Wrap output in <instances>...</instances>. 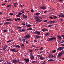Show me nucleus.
Segmentation results:
<instances>
[{"mask_svg": "<svg viewBox=\"0 0 64 64\" xmlns=\"http://www.w3.org/2000/svg\"><path fill=\"white\" fill-rule=\"evenodd\" d=\"M14 32V31H13V30H11V33H13Z\"/></svg>", "mask_w": 64, "mask_h": 64, "instance_id": "obj_51", "label": "nucleus"}, {"mask_svg": "<svg viewBox=\"0 0 64 64\" xmlns=\"http://www.w3.org/2000/svg\"><path fill=\"white\" fill-rule=\"evenodd\" d=\"M25 42L26 43L28 44V42L27 41H26Z\"/></svg>", "mask_w": 64, "mask_h": 64, "instance_id": "obj_59", "label": "nucleus"}, {"mask_svg": "<svg viewBox=\"0 0 64 64\" xmlns=\"http://www.w3.org/2000/svg\"><path fill=\"white\" fill-rule=\"evenodd\" d=\"M11 7V6L10 5L6 6V8H8V7L10 8Z\"/></svg>", "mask_w": 64, "mask_h": 64, "instance_id": "obj_24", "label": "nucleus"}, {"mask_svg": "<svg viewBox=\"0 0 64 64\" xmlns=\"http://www.w3.org/2000/svg\"><path fill=\"white\" fill-rule=\"evenodd\" d=\"M63 54V53L61 52L60 53L58 54V57H60L62 56V55Z\"/></svg>", "mask_w": 64, "mask_h": 64, "instance_id": "obj_9", "label": "nucleus"}, {"mask_svg": "<svg viewBox=\"0 0 64 64\" xmlns=\"http://www.w3.org/2000/svg\"><path fill=\"white\" fill-rule=\"evenodd\" d=\"M62 37H64V35H62Z\"/></svg>", "mask_w": 64, "mask_h": 64, "instance_id": "obj_61", "label": "nucleus"}, {"mask_svg": "<svg viewBox=\"0 0 64 64\" xmlns=\"http://www.w3.org/2000/svg\"><path fill=\"white\" fill-rule=\"evenodd\" d=\"M59 16H64V14L63 13H60V15H59Z\"/></svg>", "mask_w": 64, "mask_h": 64, "instance_id": "obj_20", "label": "nucleus"}, {"mask_svg": "<svg viewBox=\"0 0 64 64\" xmlns=\"http://www.w3.org/2000/svg\"><path fill=\"white\" fill-rule=\"evenodd\" d=\"M49 18L50 19H53V18H54L55 19L56 18H57V17L56 16H54L53 17H52V16H50Z\"/></svg>", "mask_w": 64, "mask_h": 64, "instance_id": "obj_12", "label": "nucleus"}, {"mask_svg": "<svg viewBox=\"0 0 64 64\" xmlns=\"http://www.w3.org/2000/svg\"><path fill=\"white\" fill-rule=\"evenodd\" d=\"M30 58L31 60H32L34 59V56L33 55H32L31 57H30Z\"/></svg>", "mask_w": 64, "mask_h": 64, "instance_id": "obj_14", "label": "nucleus"}, {"mask_svg": "<svg viewBox=\"0 0 64 64\" xmlns=\"http://www.w3.org/2000/svg\"><path fill=\"white\" fill-rule=\"evenodd\" d=\"M14 15V14L13 13H10V15Z\"/></svg>", "mask_w": 64, "mask_h": 64, "instance_id": "obj_38", "label": "nucleus"}, {"mask_svg": "<svg viewBox=\"0 0 64 64\" xmlns=\"http://www.w3.org/2000/svg\"><path fill=\"white\" fill-rule=\"evenodd\" d=\"M25 40L24 39H22V41H23V42H25Z\"/></svg>", "mask_w": 64, "mask_h": 64, "instance_id": "obj_40", "label": "nucleus"}, {"mask_svg": "<svg viewBox=\"0 0 64 64\" xmlns=\"http://www.w3.org/2000/svg\"><path fill=\"white\" fill-rule=\"evenodd\" d=\"M56 38L55 37L50 38H49V41H53L54 39H56Z\"/></svg>", "mask_w": 64, "mask_h": 64, "instance_id": "obj_4", "label": "nucleus"}, {"mask_svg": "<svg viewBox=\"0 0 64 64\" xmlns=\"http://www.w3.org/2000/svg\"><path fill=\"white\" fill-rule=\"evenodd\" d=\"M12 62L14 64H16V60H12Z\"/></svg>", "mask_w": 64, "mask_h": 64, "instance_id": "obj_13", "label": "nucleus"}, {"mask_svg": "<svg viewBox=\"0 0 64 64\" xmlns=\"http://www.w3.org/2000/svg\"><path fill=\"white\" fill-rule=\"evenodd\" d=\"M17 20L20 21V18H17V19H16V21H17Z\"/></svg>", "mask_w": 64, "mask_h": 64, "instance_id": "obj_34", "label": "nucleus"}, {"mask_svg": "<svg viewBox=\"0 0 64 64\" xmlns=\"http://www.w3.org/2000/svg\"><path fill=\"white\" fill-rule=\"evenodd\" d=\"M43 47H41V48L40 49V50H43Z\"/></svg>", "mask_w": 64, "mask_h": 64, "instance_id": "obj_48", "label": "nucleus"}, {"mask_svg": "<svg viewBox=\"0 0 64 64\" xmlns=\"http://www.w3.org/2000/svg\"><path fill=\"white\" fill-rule=\"evenodd\" d=\"M4 24H5L6 25H8L10 24V22H6L4 23Z\"/></svg>", "mask_w": 64, "mask_h": 64, "instance_id": "obj_23", "label": "nucleus"}, {"mask_svg": "<svg viewBox=\"0 0 64 64\" xmlns=\"http://www.w3.org/2000/svg\"><path fill=\"white\" fill-rule=\"evenodd\" d=\"M44 52V50L41 51L40 52V54H41L42 53H43Z\"/></svg>", "mask_w": 64, "mask_h": 64, "instance_id": "obj_46", "label": "nucleus"}, {"mask_svg": "<svg viewBox=\"0 0 64 64\" xmlns=\"http://www.w3.org/2000/svg\"><path fill=\"white\" fill-rule=\"evenodd\" d=\"M40 8L41 9H46L45 7H44V6H42L41 7H40Z\"/></svg>", "mask_w": 64, "mask_h": 64, "instance_id": "obj_15", "label": "nucleus"}, {"mask_svg": "<svg viewBox=\"0 0 64 64\" xmlns=\"http://www.w3.org/2000/svg\"><path fill=\"white\" fill-rule=\"evenodd\" d=\"M19 31L21 32H22V30L21 29L19 30Z\"/></svg>", "mask_w": 64, "mask_h": 64, "instance_id": "obj_43", "label": "nucleus"}, {"mask_svg": "<svg viewBox=\"0 0 64 64\" xmlns=\"http://www.w3.org/2000/svg\"><path fill=\"white\" fill-rule=\"evenodd\" d=\"M18 62L19 64H20L21 63V62Z\"/></svg>", "mask_w": 64, "mask_h": 64, "instance_id": "obj_63", "label": "nucleus"}, {"mask_svg": "<svg viewBox=\"0 0 64 64\" xmlns=\"http://www.w3.org/2000/svg\"><path fill=\"white\" fill-rule=\"evenodd\" d=\"M22 14V12H18V15H16V16H19V15H21Z\"/></svg>", "mask_w": 64, "mask_h": 64, "instance_id": "obj_21", "label": "nucleus"}, {"mask_svg": "<svg viewBox=\"0 0 64 64\" xmlns=\"http://www.w3.org/2000/svg\"><path fill=\"white\" fill-rule=\"evenodd\" d=\"M24 46L25 45L24 44H22L20 45V46L21 47H24Z\"/></svg>", "mask_w": 64, "mask_h": 64, "instance_id": "obj_25", "label": "nucleus"}, {"mask_svg": "<svg viewBox=\"0 0 64 64\" xmlns=\"http://www.w3.org/2000/svg\"><path fill=\"white\" fill-rule=\"evenodd\" d=\"M33 30L32 28H27L26 29L27 30Z\"/></svg>", "mask_w": 64, "mask_h": 64, "instance_id": "obj_22", "label": "nucleus"}, {"mask_svg": "<svg viewBox=\"0 0 64 64\" xmlns=\"http://www.w3.org/2000/svg\"><path fill=\"white\" fill-rule=\"evenodd\" d=\"M30 34H27L24 37V38L26 40L27 39H28V38H29L30 37Z\"/></svg>", "mask_w": 64, "mask_h": 64, "instance_id": "obj_2", "label": "nucleus"}, {"mask_svg": "<svg viewBox=\"0 0 64 64\" xmlns=\"http://www.w3.org/2000/svg\"><path fill=\"white\" fill-rule=\"evenodd\" d=\"M22 32L24 31H25V29L24 28L22 29Z\"/></svg>", "mask_w": 64, "mask_h": 64, "instance_id": "obj_41", "label": "nucleus"}, {"mask_svg": "<svg viewBox=\"0 0 64 64\" xmlns=\"http://www.w3.org/2000/svg\"><path fill=\"white\" fill-rule=\"evenodd\" d=\"M7 32V30H4V32Z\"/></svg>", "mask_w": 64, "mask_h": 64, "instance_id": "obj_55", "label": "nucleus"}, {"mask_svg": "<svg viewBox=\"0 0 64 64\" xmlns=\"http://www.w3.org/2000/svg\"><path fill=\"white\" fill-rule=\"evenodd\" d=\"M53 60H52V59H51L50 60H48V61H53Z\"/></svg>", "mask_w": 64, "mask_h": 64, "instance_id": "obj_31", "label": "nucleus"}, {"mask_svg": "<svg viewBox=\"0 0 64 64\" xmlns=\"http://www.w3.org/2000/svg\"><path fill=\"white\" fill-rule=\"evenodd\" d=\"M11 42V40H9L8 41H6V42L9 43Z\"/></svg>", "mask_w": 64, "mask_h": 64, "instance_id": "obj_42", "label": "nucleus"}, {"mask_svg": "<svg viewBox=\"0 0 64 64\" xmlns=\"http://www.w3.org/2000/svg\"><path fill=\"white\" fill-rule=\"evenodd\" d=\"M56 50H54V51H53L52 52V53H54L55 52H56Z\"/></svg>", "mask_w": 64, "mask_h": 64, "instance_id": "obj_33", "label": "nucleus"}, {"mask_svg": "<svg viewBox=\"0 0 64 64\" xmlns=\"http://www.w3.org/2000/svg\"><path fill=\"white\" fill-rule=\"evenodd\" d=\"M56 22V21L54 20V21H52L51 20H50V23L51 24H52L53 23H54Z\"/></svg>", "mask_w": 64, "mask_h": 64, "instance_id": "obj_19", "label": "nucleus"}, {"mask_svg": "<svg viewBox=\"0 0 64 64\" xmlns=\"http://www.w3.org/2000/svg\"><path fill=\"white\" fill-rule=\"evenodd\" d=\"M35 62V61H34L32 62V64H34V63Z\"/></svg>", "mask_w": 64, "mask_h": 64, "instance_id": "obj_58", "label": "nucleus"}, {"mask_svg": "<svg viewBox=\"0 0 64 64\" xmlns=\"http://www.w3.org/2000/svg\"><path fill=\"white\" fill-rule=\"evenodd\" d=\"M36 63H38V64H39V62L37 60L36 61Z\"/></svg>", "mask_w": 64, "mask_h": 64, "instance_id": "obj_57", "label": "nucleus"}, {"mask_svg": "<svg viewBox=\"0 0 64 64\" xmlns=\"http://www.w3.org/2000/svg\"><path fill=\"white\" fill-rule=\"evenodd\" d=\"M37 40L35 39L34 40V42H37Z\"/></svg>", "mask_w": 64, "mask_h": 64, "instance_id": "obj_45", "label": "nucleus"}, {"mask_svg": "<svg viewBox=\"0 0 64 64\" xmlns=\"http://www.w3.org/2000/svg\"><path fill=\"white\" fill-rule=\"evenodd\" d=\"M6 20L8 21L12 22V20L11 19H8Z\"/></svg>", "mask_w": 64, "mask_h": 64, "instance_id": "obj_16", "label": "nucleus"}, {"mask_svg": "<svg viewBox=\"0 0 64 64\" xmlns=\"http://www.w3.org/2000/svg\"><path fill=\"white\" fill-rule=\"evenodd\" d=\"M47 20H44V22H47Z\"/></svg>", "mask_w": 64, "mask_h": 64, "instance_id": "obj_52", "label": "nucleus"}, {"mask_svg": "<svg viewBox=\"0 0 64 64\" xmlns=\"http://www.w3.org/2000/svg\"><path fill=\"white\" fill-rule=\"evenodd\" d=\"M63 49V48L61 46H59V48L57 50H62Z\"/></svg>", "mask_w": 64, "mask_h": 64, "instance_id": "obj_10", "label": "nucleus"}, {"mask_svg": "<svg viewBox=\"0 0 64 64\" xmlns=\"http://www.w3.org/2000/svg\"><path fill=\"white\" fill-rule=\"evenodd\" d=\"M52 55V54H49V58H50V57H52V56H51Z\"/></svg>", "mask_w": 64, "mask_h": 64, "instance_id": "obj_32", "label": "nucleus"}, {"mask_svg": "<svg viewBox=\"0 0 64 64\" xmlns=\"http://www.w3.org/2000/svg\"><path fill=\"white\" fill-rule=\"evenodd\" d=\"M36 39H38V38H40V36H38V35H37V36H36Z\"/></svg>", "mask_w": 64, "mask_h": 64, "instance_id": "obj_17", "label": "nucleus"}, {"mask_svg": "<svg viewBox=\"0 0 64 64\" xmlns=\"http://www.w3.org/2000/svg\"><path fill=\"white\" fill-rule=\"evenodd\" d=\"M42 31L43 32H47L48 31V30L45 28H44L42 30Z\"/></svg>", "mask_w": 64, "mask_h": 64, "instance_id": "obj_11", "label": "nucleus"}, {"mask_svg": "<svg viewBox=\"0 0 64 64\" xmlns=\"http://www.w3.org/2000/svg\"><path fill=\"white\" fill-rule=\"evenodd\" d=\"M33 9H31V12H33Z\"/></svg>", "mask_w": 64, "mask_h": 64, "instance_id": "obj_60", "label": "nucleus"}, {"mask_svg": "<svg viewBox=\"0 0 64 64\" xmlns=\"http://www.w3.org/2000/svg\"><path fill=\"white\" fill-rule=\"evenodd\" d=\"M21 12H22V13H24V12L23 11V9H22Z\"/></svg>", "mask_w": 64, "mask_h": 64, "instance_id": "obj_39", "label": "nucleus"}, {"mask_svg": "<svg viewBox=\"0 0 64 64\" xmlns=\"http://www.w3.org/2000/svg\"><path fill=\"white\" fill-rule=\"evenodd\" d=\"M34 19H42V18H41L40 17V16H34Z\"/></svg>", "mask_w": 64, "mask_h": 64, "instance_id": "obj_5", "label": "nucleus"}, {"mask_svg": "<svg viewBox=\"0 0 64 64\" xmlns=\"http://www.w3.org/2000/svg\"><path fill=\"white\" fill-rule=\"evenodd\" d=\"M23 16H27L25 14H22Z\"/></svg>", "mask_w": 64, "mask_h": 64, "instance_id": "obj_54", "label": "nucleus"}, {"mask_svg": "<svg viewBox=\"0 0 64 64\" xmlns=\"http://www.w3.org/2000/svg\"><path fill=\"white\" fill-rule=\"evenodd\" d=\"M6 49V48L5 47H3V51H4V50H5Z\"/></svg>", "mask_w": 64, "mask_h": 64, "instance_id": "obj_35", "label": "nucleus"}, {"mask_svg": "<svg viewBox=\"0 0 64 64\" xmlns=\"http://www.w3.org/2000/svg\"><path fill=\"white\" fill-rule=\"evenodd\" d=\"M22 18H24L26 19L27 18V16H22Z\"/></svg>", "mask_w": 64, "mask_h": 64, "instance_id": "obj_27", "label": "nucleus"}, {"mask_svg": "<svg viewBox=\"0 0 64 64\" xmlns=\"http://www.w3.org/2000/svg\"><path fill=\"white\" fill-rule=\"evenodd\" d=\"M49 34L48 33H46L45 34V36H47Z\"/></svg>", "mask_w": 64, "mask_h": 64, "instance_id": "obj_37", "label": "nucleus"}, {"mask_svg": "<svg viewBox=\"0 0 64 64\" xmlns=\"http://www.w3.org/2000/svg\"><path fill=\"white\" fill-rule=\"evenodd\" d=\"M36 21L38 22L39 23L41 22H42V20H40V19H38L36 20Z\"/></svg>", "mask_w": 64, "mask_h": 64, "instance_id": "obj_8", "label": "nucleus"}, {"mask_svg": "<svg viewBox=\"0 0 64 64\" xmlns=\"http://www.w3.org/2000/svg\"><path fill=\"white\" fill-rule=\"evenodd\" d=\"M58 38H58V40H60L62 39V38L61 36H58Z\"/></svg>", "mask_w": 64, "mask_h": 64, "instance_id": "obj_18", "label": "nucleus"}, {"mask_svg": "<svg viewBox=\"0 0 64 64\" xmlns=\"http://www.w3.org/2000/svg\"><path fill=\"white\" fill-rule=\"evenodd\" d=\"M18 29H21L22 28L20 27L19 26L17 28Z\"/></svg>", "mask_w": 64, "mask_h": 64, "instance_id": "obj_49", "label": "nucleus"}, {"mask_svg": "<svg viewBox=\"0 0 64 64\" xmlns=\"http://www.w3.org/2000/svg\"><path fill=\"white\" fill-rule=\"evenodd\" d=\"M7 64H11V62H7Z\"/></svg>", "mask_w": 64, "mask_h": 64, "instance_id": "obj_36", "label": "nucleus"}, {"mask_svg": "<svg viewBox=\"0 0 64 64\" xmlns=\"http://www.w3.org/2000/svg\"><path fill=\"white\" fill-rule=\"evenodd\" d=\"M52 26V24H50V25L49 26H48V27H51Z\"/></svg>", "mask_w": 64, "mask_h": 64, "instance_id": "obj_47", "label": "nucleus"}, {"mask_svg": "<svg viewBox=\"0 0 64 64\" xmlns=\"http://www.w3.org/2000/svg\"><path fill=\"white\" fill-rule=\"evenodd\" d=\"M14 6L16 7V2L14 3Z\"/></svg>", "mask_w": 64, "mask_h": 64, "instance_id": "obj_30", "label": "nucleus"}, {"mask_svg": "<svg viewBox=\"0 0 64 64\" xmlns=\"http://www.w3.org/2000/svg\"><path fill=\"white\" fill-rule=\"evenodd\" d=\"M39 14H40V13H39V12H36V16H38L39 15Z\"/></svg>", "mask_w": 64, "mask_h": 64, "instance_id": "obj_26", "label": "nucleus"}, {"mask_svg": "<svg viewBox=\"0 0 64 64\" xmlns=\"http://www.w3.org/2000/svg\"><path fill=\"white\" fill-rule=\"evenodd\" d=\"M31 26V25L30 24H28L26 25V26H27V27H30Z\"/></svg>", "mask_w": 64, "mask_h": 64, "instance_id": "obj_28", "label": "nucleus"}, {"mask_svg": "<svg viewBox=\"0 0 64 64\" xmlns=\"http://www.w3.org/2000/svg\"><path fill=\"white\" fill-rule=\"evenodd\" d=\"M59 2H62V1H63V0H59Z\"/></svg>", "mask_w": 64, "mask_h": 64, "instance_id": "obj_56", "label": "nucleus"}, {"mask_svg": "<svg viewBox=\"0 0 64 64\" xmlns=\"http://www.w3.org/2000/svg\"><path fill=\"white\" fill-rule=\"evenodd\" d=\"M22 25H25V24H23V23H22Z\"/></svg>", "mask_w": 64, "mask_h": 64, "instance_id": "obj_62", "label": "nucleus"}, {"mask_svg": "<svg viewBox=\"0 0 64 64\" xmlns=\"http://www.w3.org/2000/svg\"><path fill=\"white\" fill-rule=\"evenodd\" d=\"M10 51H11L12 52H16V50L15 48H14V49L11 48L10 49Z\"/></svg>", "mask_w": 64, "mask_h": 64, "instance_id": "obj_7", "label": "nucleus"}, {"mask_svg": "<svg viewBox=\"0 0 64 64\" xmlns=\"http://www.w3.org/2000/svg\"><path fill=\"white\" fill-rule=\"evenodd\" d=\"M37 56L38 57H39L40 58V60H43L44 58V57H43L42 56H41L40 55H40H37Z\"/></svg>", "mask_w": 64, "mask_h": 64, "instance_id": "obj_1", "label": "nucleus"}, {"mask_svg": "<svg viewBox=\"0 0 64 64\" xmlns=\"http://www.w3.org/2000/svg\"><path fill=\"white\" fill-rule=\"evenodd\" d=\"M20 46L19 45H17L16 46V48H20Z\"/></svg>", "mask_w": 64, "mask_h": 64, "instance_id": "obj_29", "label": "nucleus"}, {"mask_svg": "<svg viewBox=\"0 0 64 64\" xmlns=\"http://www.w3.org/2000/svg\"><path fill=\"white\" fill-rule=\"evenodd\" d=\"M24 60H25V62L26 63H28V62H29L30 60L29 59H27V58H24Z\"/></svg>", "mask_w": 64, "mask_h": 64, "instance_id": "obj_6", "label": "nucleus"}, {"mask_svg": "<svg viewBox=\"0 0 64 64\" xmlns=\"http://www.w3.org/2000/svg\"><path fill=\"white\" fill-rule=\"evenodd\" d=\"M18 39L20 40V41H21L22 38H19Z\"/></svg>", "mask_w": 64, "mask_h": 64, "instance_id": "obj_53", "label": "nucleus"}, {"mask_svg": "<svg viewBox=\"0 0 64 64\" xmlns=\"http://www.w3.org/2000/svg\"><path fill=\"white\" fill-rule=\"evenodd\" d=\"M60 46H64V44H61Z\"/></svg>", "mask_w": 64, "mask_h": 64, "instance_id": "obj_44", "label": "nucleus"}, {"mask_svg": "<svg viewBox=\"0 0 64 64\" xmlns=\"http://www.w3.org/2000/svg\"><path fill=\"white\" fill-rule=\"evenodd\" d=\"M33 52V50H30L29 51V52H30L32 53V52Z\"/></svg>", "mask_w": 64, "mask_h": 64, "instance_id": "obj_50", "label": "nucleus"}, {"mask_svg": "<svg viewBox=\"0 0 64 64\" xmlns=\"http://www.w3.org/2000/svg\"><path fill=\"white\" fill-rule=\"evenodd\" d=\"M34 34L38 35H40L41 34V32L39 31H35L34 32Z\"/></svg>", "mask_w": 64, "mask_h": 64, "instance_id": "obj_3", "label": "nucleus"}, {"mask_svg": "<svg viewBox=\"0 0 64 64\" xmlns=\"http://www.w3.org/2000/svg\"><path fill=\"white\" fill-rule=\"evenodd\" d=\"M2 5H5V4H2Z\"/></svg>", "mask_w": 64, "mask_h": 64, "instance_id": "obj_64", "label": "nucleus"}]
</instances>
